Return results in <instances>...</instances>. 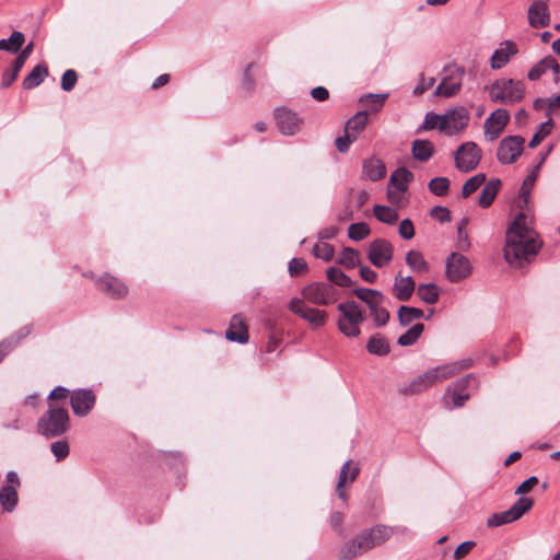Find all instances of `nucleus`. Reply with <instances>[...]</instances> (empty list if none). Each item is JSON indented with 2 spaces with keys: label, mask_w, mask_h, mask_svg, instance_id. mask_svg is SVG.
Returning <instances> with one entry per match:
<instances>
[{
  "label": "nucleus",
  "mask_w": 560,
  "mask_h": 560,
  "mask_svg": "<svg viewBox=\"0 0 560 560\" xmlns=\"http://www.w3.org/2000/svg\"><path fill=\"white\" fill-rule=\"evenodd\" d=\"M539 246L536 233L528 225L526 215L517 214L506 231L503 249L505 260L512 266L521 267L524 261H528L537 254Z\"/></svg>",
  "instance_id": "obj_1"
},
{
  "label": "nucleus",
  "mask_w": 560,
  "mask_h": 560,
  "mask_svg": "<svg viewBox=\"0 0 560 560\" xmlns=\"http://www.w3.org/2000/svg\"><path fill=\"white\" fill-rule=\"evenodd\" d=\"M393 534V528L386 525H376L370 529L363 530L340 548L338 558L339 560H351L359 557L387 541Z\"/></svg>",
  "instance_id": "obj_2"
},
{
  "label": "nucleus",
  "mask_w": 560,
  "mask_h": 560,
  "mask_svg": "<svg viewBox=\"0 0 560 560\" xmlns=\"http://www.w3.org/2000/svg\"><path fill=\"white\" fill-rule=\"evenodd\" d=\"M70 428V416L63 405L49 402L48 410L37 422V432L45 438H56L65 434Z\"/></svg>",
  "instance_id": "obj_3"
},
{
  "label": "nucleus",
  "mask_w": 560,
  "mask_h": 560,
  "mask_svg": "<svg viewBox=\"0 0 560 560\" xmlns=\"http://www.w3.org/2000/svg\"><path fill=\"white\" fill-rule=\"evenodd\" d=\"M525 96V85L513 79L495 80L489 88V97L493 103L515 104Z\"/></svg>",
  "instance_id": "obj_4"
},
{
  "label": "nucleus",
  "mask_w": 560,
  "mask_h": 560,
  "mask_svg": "<svg viewBox=\"0 0 560 560\" xmlns=\"http://www.w3.org/2000/svg\"><path fill=\"white\" fill-rule=\"evenodd\" d=\"M302 300L315 305L327 306L339 299L338 290L328 282H312L302 291Z\"/></svg>",
  "instance_id": "obj_5"
},
{
  "label": "nucleus",
  "mask_w": 560,
  "mask_h": 560,
  "mask_svg": "<svg viewBox=\"0 0 560 560\" xmlns=\"http://www.w3.org/2000/svg\"><path fill=\"white\" fill-rule=\"evenodd\" d=\"M481 158L482 152L477 143L464 142L454 153L455 167L462 173H469L479 165Z\"/></svg>",
  "instance_id": "obj_6"
},
{
  "label": "nucleus",
  "mask_w": 560,
  "mask_h": 560,
  "mask_svg": "<svg viewBox=\"0 0 560 560\" xmlns=\"http://www.w3.org/2000/svg\"><path fill=\"white\" fill-rule=\"evenodd\" d=\"M288 307L293 314L306 320L313 328L323 327L328 318L326 311L311 307L300 298H293L289 302Z\"/></svg>",
  "instance_id": "obj_7"
},
{
  "label": "nucleus",
  "mask_w": 560,
  "mask_h": 560,
  "mask_svg": "<svg viewBox=\"0 0 560 560\" xmlns=\"http://www.w3.org/2000/svg\"><path fill=\"white\" fill-rule=\"evenodd\" d=\"M446 75L442 79L435 90V95L446 98L456 95L462 88L465 68L458 66H446L444 68Z\"/></svg>",
  "instance_id": "obj_8"
},
{
  "label": "nucleus",
  "mask_w": 560,
  "mask_h": 560,
  "mask_svg": "<svg viewBox=\"0 0 560 560\" xmlns=\"http://www.w3.org/2000/svg\"><path fill=\"white\" fill-rule=\"evenodd\" d=\"M469 112L464 106L451 108L442 115V125L440 131L453 136L464 130L469 122Z\"/></svg>",
  "instance_id": "obj_9"
},
{
  "label": "nucleus",
  "mask_w": 560,
  "mask_h": 560,
  "mask_svg": "<svg viewBox=\"0 0 560 560\" xmlns=\"http://www.w3.org/2000/svg\"><path fill=\"white\" fill-rule=\"evenodd\" d=\"M21 487V480L18 474L10 470L5 475V485L0 489V506L4 512L11 513L19 503L18 489Z\"/></svg>",
  "instance_id": "obj_10"
},
{
  "label": "nucleus",
  "mask_w": 560,
  "mask_h": 560,
  "mask_svg": "<svg viewBox=\"0 0 560 560\" xmlns=\"http://www.w3.org/2000/svg\"><path fill=\"white\" fill-rule=\"evenodd\" d=\"M525 139L521 136H508L498 147L497 158L502 164H512L523 153Z\"/></svg>",
  "instance_id": "obj_11"
},
{
  "label": "nucleus",
  "mask_w": 560,
  "mask_h": 560,
  "mask_svg": "<svg viewBox=\"0 0 560 560\" xmlns=\"http://www.w3.org/2000/svg\"><path fill=\"white\" fill-rule=\"evenodd\" d=\"M446 277L451 282H459L471 273V265L467 257L452 253L446 259Z\"/></svg>",
  "instance_id": "obj_12"
},
{
  "label": "nucleus",
  "mask_w": 560,
  "mask_h": 560,
  "mask_svg": "<svg viewBox=\"0 0 560 560\" xmlns=\"http://www.w3.org/2000/svg\"><path fill=\"white\" fill-rule=\"evenodd\" d=\"M393 245L388 241L377 238L369 245L368 257L373 266L383 268L393 259Z\"/></svg>",
  "instance_id": "obj_13"
},
{
  "label": "nucleus",
  "mask_w": 560,
  "mask_h": 560,
  "mask_svg": "<svg viewBox=\"0 0 560 560\" xmlns=\"http://www.w3.org/2000/svg\"><path fill=\"white\" fill-rule=\"evenodd\" d=\"M509 120L510 114L506 109L498 108L493 110L485 120V138L490 142L494 141L502 133Z\"/></svg>",
  "instance_id": "obj_14"
},
{
  "label": "nucleus",
  "mask_w": 560,
  "mask_h": 560,
  "mask_svg": "<svg viewBox=\"0 0 560 560\" xmlns=\"http://www.w3.org/2000/svg\"><path fill=\"white\" fill-rule=\"evenodd\" d=\"M96 397L92 389L79 388L71 392L70 405L72 411L78 417H85L93 409Z\"/></svg>",
  "instance_id": "obj_15"
},
{
  "label": "nucleus",
  "mask_w": 560,
  "mask_h": 560,
  "mask_svg": "<svg viewBox=\"0 0 560 560\" xmlns=\"http://www.w3.org/2000/svg\"><path fill=\"white\" fill-rule=\"evenodd\" d=\"M97 289L110 299H122L128 294L127 285L118 278L105 273L96 280Z\"/></svg>",
  "instance_id": "obj_16"
},
{
  "label": "nucleus",
  "mask_w": 560,
  "mask_h": 560,
  "mask_svg": "<svg viewBox=\"0 0 560 560\" xmlns=\"http://www.w3.org/2000/svg\"><path fill=\"white\" fill-rule=\"evenodd\" d=\"M275 117L279 130L285 136H293L301 129L302 120L290 109L277 108Z\"/></svg>",
  "instance_id": "obj_17"
},
{
  "label": "nucleus",
  "mask_w": 560,
  "mask_h": 560,
  "mask_svg": "<svg viewBox=\"0 0 560 560\" xmlns=\"http://www.w3.org/2000/svg\"><path fill=\"white\" fill-rule=\"evenodd\" d=\"M528 23L534 28L546 27L550 24V13L545 0H534L527 11Z\"/></svg>",
  "instance_id": "obj_18"
},
{
  "label": "nucleus",
  "mask_w": 560,
  "mask_h": 560,
  "mask_svg": "<svg viewBox=\"0 0 560 560\" xmlns=\"http://www.w3.org/2000/svg\"><path fill=\"white\" fill-rule=\"evenodd\" d=\"M34 49V43L30 42L18 55L12 63V68L8 69L2 74L1 86H10L18 78L19 72L23 68L25 61L28 59Z\"/></svg>",
  "instance_id": "obj_19"
},
{
  "label": "nucleus",
  "mask_w": 560,
  "mask_h": 560,
  "mask_svg": "<svg viewBox=\"0 0 560 560\" xmlns=\"http://www.w3.org/2000/svg\"><path fill=\"white\" fill-rule=\"evenodd\" d=\"M474 380V374H467L458 378L452 386L447 387V393H452V402L454 407H462L469 399V394L466 389Z\"/></svg>",
  "instance_id": "obj_20"
},
{
  "label": "nucleus",
  "mask_w": 560,
  "mask_h": 560,
  "mask_svg": "<svg viewBox=\"0 0 560 560\" xmlns=\"http://www.w3.org/2000/svg\"><path fill=\"white\" fill-rule=\"evenodd\" d=\"M416 289V282L410 276H402L399 271L394 280L393 294L398 301H408Z\"/></svg>",
  "instance_id": "obj_21"
},
{
  "label": "nucleus",
  "mask_w": 560,
  "mask_h": 560,
  "mask_svg": "<svg viewBox=\"0 0 560 560\" xmlns=\"http://www.w3.org/2000/svg\"><path fill=\"white\" fill-rule=\"evenodd\" d=\"M517 54L516 45L511 40H505L500 44V47L494 50L490 59V66L493 70L503 68L513 57Z\"/></svg>",
  "instance_id": "obj_22"
},
{
  "label": "nucleus",
  "mask_w": 560,
  "mask_h": 560,
  "mask_svg": "<svg viewBox=\"0 0 560 560\" xmlns=\"http://www.w3.org/2000/svg\"><path fill=\"white\" fill-rule=\"evenodd\" d=\"M472 363L474 362L470 358H465L435 366V372L439 376L440 382L442 383L459 374L462 371L469 369L472 365Z\"/></svg>",
  "instance_id": "obj_23"
},
{
  "label": "nucleus",
  "mask_w": 560,
  "mask_h": 560,
  "mask_svg": "<svg viewBox=\"0 0 560 560\" xmlns=\"http://www.w3.org/2000/svg\"><path fill=\"white\" fill-rule=\"evenodd\" d=\"M225 337L228 340L238 343H246L248 341V330L241 315H234L231 318Z\"/></svg>",
  "instance_id": "obj_24"
},
{
  "label": "nucleus",
  "mask_w": 560,
  "mask_h": 560,
  "mask_svg": "<svg viewBox=\"0 0 560 560\" xmlns=\"http://www.w3.org/2000/svg\"><path fill=\"white\" fill-rule=\"evenodd\" d=\"M339 318L361 325L365 320V312L354 301L338 304Z\"/></svg>",
  "instance_id": "obj_25"
},
{
  "label": "nucleus",
  "mask_w": 560,
  "mask_h": 560,
  "mask_svg": "<svg viewBox=\"0 0 560 560\" xmlns=\"http://www.w3.org/2000/svg\"><path fill=\"white\" fill-rule=\"evenodd\" d=\"M362 172L370 180L376 182L386 175V166L380 159L373 156L363 161Z\"/></svg>",
  "instance_id": "obj_26"
},
{
  "label": "nucleus",
  "mask_w": 560,
  "mask_h": 560,
  "mask_svg": "<svg viewBox=\"0 0 560 560\" xmlns=\"http://www.w3.org/2000/svg\"><path fill=\"white\" fill-rule=\"evenodd\" d=\"M548 69H551L556 75L560 73V66L551 56H548L536 63L529 70L527 77L532 81L538 80Z\"/></svg>",
  "instance_id": "obj_27"
},
{
  "label": "nucleus",
  "mask_w": 560,
  "mask_h": 560,
  "mask_svg": "<svg viewBox=\"0 0 560 560\" xmlns=\"http://www.w3.org/2000/svg\"><path fill=\"white\" fill-rule=\"evenodd\" d=\"M430 387H431L430 383H429L428 378H425V374L423 372L422 374L416 376L408 384H406L404 386H400L398 392L401 395L415 396V395H418V394H421V393L425 392Z\"/></svg>",
  "instance_id": "obj_28"
},
{
  "label": "nucleus",
  "mask_w": 560,
  "mask_h": 560,
  "mask_svg": "<svg viewBox=\"0 0 560 560\" xmlns=\"http://www.w3.org/2000/svg\"><path fill=\"white\" fill-rule=\"evenodd\" d=\"M411 153L416 160L427 162L434 153V145L429 140L417 139L411 143Z\"/></svg>",
  "instance_id": "obj_29"
},
{
  "label": "nucleus",
  "mask_w": 560,
  "mask_h": 560,
  "mask_svg": "<svg viewBox=\"0 0 560 560\" xmlns=\"http://www.w3.org/2000/svg\"><path fill=\"white\" fill-rule=\"evenodd\" d=\"M501 187V180L499 178L490 179L482 188L479 196L478 203L482 208H488L495 199L499 189Z\"/></svg>",
  "instance_id": "obj_30"
},
{
  "label": "nucleus",
  "mask_w": 560,
  "mask_h": 560,
  "mask_svg": "<svg viewBox=\"0 0 560 560\" xmlns=\"http://www.w3.org/2000/svg\"><path fill=\"white\" fill-rule=\"evenodd\" d=\"M48 75V68L46 65L40 63L33 68V70L24 78L22 85L25 90H31L38 86L44 79Z\"/></svg>",
  "instance_id": "obj_31"
},
{
  "label": "nucleus",
  "mask_w": 560,
  "mask_h": 560,
  "mask_svg": "<svg viewBox=\"0 0 560 560\" xmlns=\"http://www.w3.org/2000/svg\"><path fill=\"white\" fill-rule=\"evenodd\" d=\"M366 350L371 354L384 357L389 353L390 346L385 337L380 334H374L366 343Z\"/></svg>",
  "instance_id": "obj_32"
},
{
  "label": "nucleus",
  "mask_w": 560,
  "mask_h": 560,
  "mask_svg": "<svg viewBox=\"0 0 560 560\" xmlns=\"http://www.w3.org/2000/svg\"><path fill=\"white\" fill-rule=\"evenodd\" d=\"M413 179V174L406 167H399L390 175L389 183L398 190L406 191L408 184Z\"/></svg>",
  "instance_id": "obj_33"
},
{
  "label": "nucleus",
  "mask_w": 560,
  "mask_h": 560,
  "mask_svg": "<svg viewBox=\"0 0 560 560\" xmlns=\"http://www.w3.org/2000/svg\"><path fill=\"white\" fill-rule=\"evenodd\" d=\"M369 114L365 110L357 113L346 124V133L353 135L357 139L359 133L365 128L368 124Z\"/></svg>",
  "instance_id": "obj_34"
},
{
  "label": "nucleus",
  "mask_w": 560,
  "mask_h": 560,
  "mask_svg": "<svg viewBox=\"0 0 560 560\" xmlns=\"http://www.w3.org/2000/svg\"><path fill=\"white\" fill-rule=\"evenodd\" d=\"M25 36L20 31H13L9 38L0 39V50L16 54L21 50Z\"/></svg>",
  "instance_id": "obj_35"
},
{
  "label": "nucleus",
  "mask_w": 560,
  "mask_h": 560,
  "mask_svg": "<svg viewBox=\"0 0 560 560\" xmlns=\"http://www.w3.org/2000/svg\"><path fill=\"white\" fill-rule=\"evenodd\" d=\"M406 264L412 272L422 273L429 270V264L418 250H409L406 254Z\"/></svg>",
  "instance_id": "obj_36"
},
{
  "label": "nucleus",
  "mask_w": 560,
  "mask_h": 560,
  "mask_svg": "<svg viewBox=\"0 0 560 560\" xmlns=\"http://www.w3.org/2000/svg\"><path fill=\"white\" fill-rule=\"evenodd\" d=\"M417 294L427 304H435L440 296V288L434 283H422L417 289Z\"/></svg>",
  "instance_id": "obj_37"
},
{
  "label": "nucleus",
  "mask_w": 560,
  "mask_h": 560,
  "mask_svg": "<svg viewBox=\"0 0 560 560\" xmlns=\"http://www.w3.org/2000/svg\"><path fill=\"white\" fill-rule=\"evenodd\" d=\"M326 277L334 287L350 288L353 284L351 278L337 267H329L326 270Z\"/></svg>",
  "instance_id": "obj_38"
},
{
  "label": "nucleus",
  "mask_w": 560,
  "mask_h": 560,
  "mask_svg": "<svg viewBox=\"0 0 560 560\" xmlns=\"http://www.w3.org/2000/svg\"><path fill=\"white\" fill-rule=\"evenodd\" d=\"M424 316L421 308L401 305L398 308V319L401 326L410 325L415 319H419Z\"/></svg>",
  "instance_id": "obj_39"
},
{
  "label": "nucleus",
  "mask_w": 560,
  "mask_h": 560,
  "mask_svg": "<svg viewBox=\"0 0 560 560\" xmlns=\"http://www.w3.org/2000/svg\"><path fill=\"white\" fill-rule=\"evenodd\" d=\"M337 262L343 266L346 269H353L360 265L359 252L351 247H346L340 253Z\"/></svg>",
  "instance_id": "obj_40"
},
{
  "label": "nucleus",
  "mask_w": 560,
  "mask_h": 560,
  "mask_svg": "<svg viewBox=\"0 0 560 560\" xmlns=\"http://www.w3.org/2000/svg\"><path fill=\"white\" fill-rule=\"evenodd\" d=\"M423 330L424 325L417 323L398 338L397 343L401 347L412 346L419 339Z\"/></svg>",
  "instance_id": "obj_41"
},
{
  "label": "nucleus",
  "mask_w": 560,
  "mask_h": 560,
  "mask_svg": "<svg viewBox=\"0 0 560 560\" xmlns=\"http://www.w3.org/2000/svg\"><path fill=\"white\" fill-rule=\"evenodd\" d=\"M373 212L378 221L386 224H394L398 219L397 210L387 206L376 205L374 206Z\"/></svg>",
  "instance_id": "obj_42"
},
{
  "label": "nucleus",
  "mask_w": 560,
  "mask_h": 560,
  "mask_svg": "<svg viewBox=\"0 0 560 560\" xmlns=\"http://www.w3.org/2000/svg\"><path fill=\"white\" fill-rule=\"evenodd\" d=\"M534 504V500L526 497H521L509 509L515 521L521 518L526 512H528Z\"/></svg>",
  "instance_id": "obj_43"
},
{
  "label": "nucleus",
  "mask_w": 560,
  "mask_h": 560,
  "mask_svg": "<svg viewBox=\"0 0 560 560\" xmlns=\"http://www.w3.org/2000/svg\"><path fill=\"white\" fill-rule=\"evenodd\" d=\"M451 182L447 177H434L429 182V190L439 197L446 196L450 190Z\"/></svg>",
  "instance_id": "obj_44"
},
{
  "label": "nucleus",
  "mask_w": 560,
  "mask_h": 560,
  "mask_svg": "<svg viewBox=\"0 0 560 560\" xmlns=\"http://www.w3.org/2000/svg\"><path fill=\"white\" fill-rule=\"evenodd\" d=\"M486 182V175L483 173H479L468 180L465 182L462 189V195L464 198H467L472 192H475L481 185Z\"/></svg>",
  "instance_id": "obj_45"
},
{
  "label": "nucleus",
  "mask_w": 560,
  "mask_h": 560,
  "mask_svg": "<svg viewBox=\"0 0 560 560\" xmlns=\"http://www.w3.org/2000/svg\"><path fill=\"white\" fill-rule=\"evenodd\" d=\"M370 228L364 222L352 223L348 229V236L352 241H362L370 234Z\"/></svg>",
  "instance_id": "obj_46"
},
{
  "label": "nucleus",
  "mask_w": 560,
  "mask_h": 560,
  "mask_svg": "<svg viewBox=\"0 0 560 560\" xmlns=\"http://www.w3.org/2000/svg\"><path fill=\"white\" fill-rule=\"evenodd\" d=\"M514 517L510 510L491 514L487 520L489 527H498L514 522Z\"/></svg>",
  "instance_id": "obj_47"
},
{
  "label": "nucleus",
  "mask_w": 560,
  "mask_h": 560,
  "mask_svg": "<svg viewBox=\"0 0 560 560\" xmlns=\"http://www.w3.org/2000/svg\"><path fill=\"white\" fill-rule=\"evenodd\" d=\"M358 299L364 302L366 305L375 304L376 299H384L382 292L368 288H360L353 291Z\"/></svg>",
  "instance_id": "obj_48"
},
{
  "label": "nucleus",
  "mask_w": 560,
  "mask_h": 560,
  "mask_svg": "<svg viewBox=\"0 0 560 560\" xmlns=\"http://www.w3.org/2000/svg\"><path fill=\"white\" fill-rule=\"evenodd\" d=\"M468 223V218H462L457 223L458 248L462 250H467L470 247V241L467 232L465 231Z\"/></svg>",
  "instance_id": "obj_49"
},
{
  "label": "nucleus",
  "mask_w": 560,
  "mask_h": 560,
  "mask_svg": "<svg viewBox=\"0 0 560 560\" xmlns=\"http://www.w3.org/2000/svg\"><path fill=\"white\" fill-rule=\"evenodd\" d=\"M337 326L339 331L346 337L355 338L361 332L359 324H354L342 318H338Z\"/></svg>",
  "instance_id": "obj_50"
},
{
  "label": "nucleus",
  "mask_w": 560,
  "mask_h": 560,
  "mask_svg": "<svg viewBox=\"0 0 560 560\" xmlns=\"http://www.w3.org/2000/svg\"><path fill=\"white\" fill-rule=\"evenodd\" d=\"M313 254L316 258L330 261L334 258V246L328 243H317L313 247Z\"/></svg>",
  "instance_id": "obj_51"
},
{
  "label": "nucleus",
  "mask_w": 560,
  "mask_h": 560,
  "mask_svg": "<svg viewBox=\"0 0 560 560\" xmlns=\"http://www.w3.org/2000/svg\"><path fill=\"white\" fill-rule=\"evenodd\" d=\"M359 471L358 466L351 468V460H347L340 469L338 480H343V483H352L357 479Z\"/></svg>",
  "instance_id": "obj_52"
},
{
  "label": "nucleus",
  "mask_w": 560,
  "mask_h": 560,
  "mask_svg": "<svg viewBox=\"0 0 560 560\" xmlns=\"http://www.w3.org/2000/svg\"><path fill=\"white\" fill-rule=\"evenodd\" d=\"M538 176V172L536 170H533L524 179L522 187L520 189V197L523 198L524 203L528 201L530 191L534 187V184L536 182V178Z\"/></svg>",
  "instance_id": "obj_53"
},
{
  "label": "nucleus",
  "mask_w": 560,
  "mask_h": 560,
  "mask_svg": "<svg viewBox=\"0 0 560 560\" xmlns=\"http://www.w3.org/2000/svg\"><path fill=\"white\" fill-rule=\"evenodd\" d=\"M28 332V328L25 327L19 331L18 339L9 338L0 343V362L11 351V349L16 346L19 340L26 337Z\"/></svg>",
  "instance_id": "obj_54"
},
{
  "label": "nucleus",
  "mask_w": 560,
  "mask_h": 560,
  "mask_svg": "<svg viewBox=\"0 0 560 560\" xmlns=\"http://www.w3.org/2000/svg\"><path fill=\"white\" fill-rule=\"evenodd\" d=\"M50 451L54 454V456L56 457V460L60 462L69 455L70 447H69V444L67 441L59 440V441L51 443Z\"/></svg>",
  "instance_id": "obj_55"
},
{
  "label": "nucleus",
  "mask_w": 560,
  "mask_h": 560,
  "mask_svg": "<svg viewBox=\"0 0 560 560\" xmlns=\"http://www.w3.org/2000/svg\"><path fill=\"white\" fill-rule=\"evenodd\" d=\"M442 125V115L435 114L433 112L427 113L424 120L422 125L420 126L419 130H432V129H439Z\"/></svg>",
  "instance_id": "obj_56"
},
{
  "label": "nucleus",
  "mask_w": 560,
  "mask_h": 560,
  "mask_svg": "<svg viewBox=\"0 0 560 560\" xmlns=\"http://www.w3.org/2000/svg\"><path fill=\"white\" fill-rule=\"evenodd\" d=\"M387 97H388L387 93H383V94L369 93V94L361 96L360 102L361 103H365V102L373 103L374 104L373 110L377 112L384 105Z\"/></svg>",
  "instance_id": "obj_57"
},
{
  "label": "nucleus",
  "mask_w": 560,
  "mask_h": 560,
  "mask_svg": "<svg viewBox=\"0 0 560 560\" xmlns=\"http://www.w3.org/2000/svg\"><path fill=\"white\" fill-rule=\"evenodd\" d=\"M78 81V74L74 70L68 69L63 72L61 78V89L66 92L73 90Z\"/></svg>",
  "instance_id": "obj_58"
},
{
  "label": "nucleus",
  "mask_w": 560,
  "mask_h": 560,
  "mask_svg": "<svg viewBox=\"0 0 560 560\" xmlns=\"http://www.w3.org/2000/svg\"><path fill=\"white\" fill-rule=\"evenodd\" d=\"M431 217L441 223L451 221V212L447 208L442 206H435L431 210Z\"/></svg>",
  "instance_id": "obj_59"
},
{
  "label": "nucleus",
  "mask_w": 560,
  "mask_h": 560,
  "mask_svg": "<svg viewBox=\"0 0 560 560\" xmlns=\"http://www.w3.org/2000/svg\"><path fill=\"white\" fill-rule=\"evenodd\" d=\"M398 232L404 240H411L415 236V228L411 220L404 219L399 224Z\"/></svg>",
  "instance_id": "obj_60"
},
{
  "label": "nucleus",
  "mask_w": 560,
  "mask_h": 560,
  "mask_svg": "<svg viewBox=\"0 0 560 560\" xmlns=\"http://www.w3.org/2000/svg\"><path fill=\"white\" fill-rule=\"evenodd\" d=\"M475 546H476V542L472 540H466V541L462 542L459 546H457V548L455 549V551L453 553L454 560L463 559L465 556H467L470 552V550Z\"/></svg>",
  "instance_id": "obj_61"
},
{
  "label": "nucleus",
  "mask_w": 560,
  "mask_h": 560,
  "mask_svg": "<svg viewBox=\"0 0 560 560\" xmlns=\"http://www.w3.org/2000/svg\"><path fill=\"white\" fill-rule=\"evenodd\" d=\"M306 269H307V264L302 258H292L289 261L288 270L292 277L298 276L300 272H302Z\"/></svg>",
  "instance_id": "obj_62"
},
{
  "label": "nucleus",
  "mask_w": 560,
  "mask_h": 560,
  "mask_svg": "<svg viewBox=\"0 0 560 560\" xmlns=\"http://www.w3.org/2000/svg\"><path fill=\"white\" fill-rule=\"evenodd\" d=\"M71 395L70 390L62 386H57L48 395L50 402L57 404V400H66Z\"/></svg>",
  "instance_id": "obj_63"
},
{
  "label": "nucleus",
  "mask_w": 560,
  "mask_h": 560,
  "mask_svg": "<svg viewBox=\"0 0 560 560\" xmlns=\"http://www.w3.org/2000/svg\"><path fill=\"white\" fill-rule=\"evenodd\" d=\"M355 140L357 139L353 137V135L345 132L343 137H338L336 139V148L339 152L345 153L349 150L350 144Z\"/></svg>",
  "instance_id": "obj_64"
}]
</instances>
